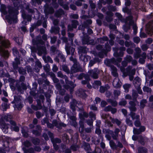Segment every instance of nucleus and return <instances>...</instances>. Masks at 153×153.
Returning <instances> with one entry per match:
<instances>
[{"label":"nucleus","mask_w":153,"mask_h":153,"mask_svg":"<svg viewBox=\"0 0 153 153\" xmlns=\"http://www.w3.org/2000/svg\"><path fill=\"white\" fill-rule=\"evenodd\" d=\"M44 59L45 61H47V59L48 61L50 62L51 63H52L53 62V61L52 60L51 58H50L49 56H48L47 57H46L45 59L44 58Z\"/></svg>","instance_id":"obj_34"},{"label":"nucleus","mask_w":153,"mask_h":153,"mask_svg":"<svg viewBox=\"0 0 153 153\" xmlns=\"http://www.w3.org/2000/svg\"><path fill=\"white\" fill-rule=\"evenodd\" d=\"M34 152L35 150L33 148H30L28 150V152L30 153H33Z\"/></svg>","instance_id":"obj_53"},{"label":"nucleus","mask_w":153,"mask_h":153,"mask_svg":"<svg viewBox=\"0 0 153 153\" xmlns=\"http://www.w3.org/2000/svg\"><path fill=\"white\" fill-rule=\"evenodd\" d=\"M57 76L58 77L61 78H63L64 76L61 71H59L57 73Z\"/></svg>","instance_id":"obj_49"},{"label":"nucleus","mask_w":153,"mask_h":153,"mask_svg":"<svg viewBox=\"0 0 153 153\" xmlns=\"http://www.w3.org/2000/svg\"><path fill=\"white\" fill-rule=\"evenodd\" d=\"M38 106H36L33 105H31V108L35 110H37L38 109H41L42 107L40 104H39L38 105Z\"/></svg>","instance_id":"obj_18"},{"label":"nucleus","mask_w":153,"mask_h":153,"mask_svg":"<svg viewBox=\"0 0 153 153\" xmlns=\"http://www.w3.org/2000/svg\"><path fill=\"white\" fill-rule=\"evenodd\" d=\"M107 101L109 102H110L112 106H115L117 105V102L115 101L112 100L110 99L107 100Z\"/></svg>","instance_id":"obj_14"},{"label":"nucleus","mask_w":153,"mask_h":153,"mask_svg":"<svg viewBox=\"0 0 153 153\" xmlns=\"http://www.w3.org/2000/svg\"><path fill=\"white\" fill-rule=\"evenodd\" d=\"M13 54L15 56H17L18 53V52L16 48H13L12 49Z\"/></svg>","instance_id":"obj_35"},{"label":"nucleus","mask_w":153,"mask_h":153,"mask_svg":"<svg viewBox=\"0 0 153 153\" xmlns=\"http://www.w3.org/2000/svg\"><path fill=\"white\" fill-rule=\"evenodd\" d=\"M119 81V80L118 77H116L114 80L113 82V86L116 88L120 87L121 86V85Z\"/></svg>","instance_id":"obj_6"},{"label":"nucleus","mask_w":153,"mask_h":153,"mask_svg":"<svg viewBox=\"0 0 153 153\" xmlns=\"http://www.w3.org/2000/svg\"><path fill=\"white\" fill-rule=\"evenodd\" d=\"M90 108H91V109L92 110L96 111L97 110V108L95 106L93 105H92L91 107Z\"/></svg>","instance_id":"obj_61"},{"label":"nucleus","mask_w":153,"mask_h":153,"mask_svg":"<svg viewBox=\"0 0 153 153\" xmlns=\"http://www.w3.org/2000/svg\"><path fill=\"white\" fill-rule=\"evenodd\" d=\"M36 128L38 130H34L33 131V133L36 135H38L40 134L41 132V128L40 126L37 125L36 126Z\"/></svg>","instance_id":"obj_9"},{"label":"nucleus","mask_w":153,"mask_h":153,"mask_svg":"<svg viewBox=\"0 0 153 153\" xmlns=\"http://www.w3.org/2000/svg\"><path fill=\"white\" fill-rule=\"evenodd\" d=\"M24 145L26 147H28L31 145L30 143L28 141H26L24 143Z\"/></svg>","instance_id":"obj_39"},{"label":"nucleus","mask_w":153,"mask_h":153,"mask_svg":"<svg viewBox=\"0 0 153 153\" xmlns=\"http://www.w3.org/2000/svg\"><path fill=\"white\" fill-rule=\"evenodd\" d=\"M148 68L150 70H151L153 69V65L151 64H149L147 65Z\"/></svg>","instance_id":"obj_62"},{"label":"nucleus","mask_w":153,"mask_h":153,"mask_svg":"<svg viewBox=\"0 0 153 153\" xmlns=\"http://www.w3.org/2000/svg\"><path fill=\"white\" fill-rule=\"evenodd\" d=\"M109 88V87L108 85L107 86V88L104 87L102 86H101L100 88V91L101 93H104L105 91L108 88Z\"/></svg>","instance_id":"obj_26"},{"label":"nucleus","mask_w":153,"mask_h":153,"mask_svg":"<svg viewBox=\"0 0 153 153\" xmlns=\"http://www.w3.org/2000/svg\"><path fill=\"white\" fill-rule=\"evenodd\" d=\"M141 132H143L145 130V128L144 126H141L139 128Z\"/></svg>","instance_id":"obj_60"},{"label":"nucleus","mask_w":153,"mask_h":153,"mask_svg":"<svg viewBox=\"0 0 153 153\" xmlns=\"http://www.w3.org/2000/svg\"><path fill=\"white\" fill-rule=\"evenodd\" d=\"M65 80V82H66V84H70L71 85H72V86L74 88V87L75 86V85L72 82H70L69 83L68 82V78L66 76H64V77H63Z\"/></svg>","instance_id":"obj_20"},{"label":"nucleus","mask_w":153,"mask_h":153,"mask_svg":"<svg viewBox=\"0 0 153 153\" xmlns=\"http://www.w3.org/2000/svg\"><path fill=\"white\" fill-rule=\"evenodd\" d=\"M52 70L53 72H56L58 70V68L56 65H54L53 67Z\"/></svg>","instance_id":"obj_47"},{"label":"nucleus","mask_w":153,"mask_h":153,"mask_svg":"<svg viewBox=\"0 0 153 153\" xmlns=\"http://www.w3.org/2000/svg\"><path fill=\"white\" fill-rule=\"evenodd\" d=\"M129 103L130 105V106L129 107L130 111H135L136 110V108L135 107L136 104L133 101H130L129 102Z\"/></svg>","instance_id":"obj_7"},{"label":"nucleus","mask_w":153,"mask_h":153,"mask_svg":"<svg viewBox=\"0 0 153 153\" xmlns=\"http://www.w3.org/2000/svg\"><path fill=\"white\" fill-rule=\"evenodd\" d=\"M140 123L139 120H137L134 123V125L136 127H139L140 125Z\"/></svg>","instance_id":"obj_38"},{"label":"nucleus","mask_w":153,"mask_h":153,"mask_svg":"<svg viewBox=\"0 0 153 153\" xmlns=\"http://www.w3.org/2000/svg\"><path fill=\"white\" fill-rule=\"evenodd\" d=\"M117 146H118L120 148H122L123 147V146L122 143L119 141H118L117 142Z\"/></svg>","instance_id":"obj_58"},{"label":"nucleus","mask_w":153,"mask_h":153,"mask_svg":"<svg viewBox=\"0 0 153 153\" xmlns=\"http://www.w3.org/2000/svg\"><path fill=\"white\" fill-rule=\"evenodd\" d=\"M43 136L46 140H48V137L47 134L44 133L43 134Z\"/></svg>","instance_id":"obj_63"},{"label":"nucleus","mask_w":153,"mask_h":153,"mask_svg":"<svg viewBox=\"0 0 153 153\" xmlns=\"http://www.w3.org/2000/svg\"><path fill=\"white\" fill-rule=\"evenodd\" d=\"M140 37L141 38H145L146 37V35L144 33H142L140 34Z\"/></svg>","instance_id":"obj_64"},{"label":"nucleus","mask_w":153,"mask_h":153,"mask_svg":"<svg viewBox=\"0 0 153 153\" xmlns=\"http://www.w3.org/2000/svg\"><path fill=\"white\" fill-rule=\"evenodd\" d=\"M114 94L115 95L118 96L120 94V91H114Z\"/></svg>","instance_id":"obj_59"},{"label":"nucleus","mask_w":153,"mask_h":153,"mask_svg":"<svg viewBox=\"0 0 153 153\" xmlns=\"http://www.w3.org/2000/svg\"><path fill=\"white\" fill-rule=\"evenodd\" d=\"M109 144L110 147L113 149H116L117 148V146L113 140H111L110 141Z\"/></svg>","instance_id":"obj_12"},{"label":"nucleus","mask_w":153,"mask_h":153,"mask_svg":"<svg viewBox=\"0 0 153 153\" xmlns=\"http://www.w3.org/2000/svg\"><path fill=\"white\" fill-rule=\"evenodd\" d=\"M130 87V85L129 84H126L123 85V87L126 92L128 91V89Z\"/></svg>","instance_id":"obj_21"},{"label":"nucleus","mask_w":153,"mask_h":153,"mask_svg":"<svg viewBox=\"0 0 153 153\" xmlns=\"http://www.w3.org/2000/svg\"><path fill=\"white\" fill-rule=\"evenodd\" d=\"M6 9V7L5 6L4 4H2L1 5L0 8V10L2 13H5V11Z\"/></svg>","instance_id":"obj_22"},{"label":"nucleus","mask_w":153,"mask_h":153,"mask_svg":"<svg viewBox=\"0 0 153 153\" xmlns=\"http://www.w3.org/2000/svg\"><path fill=\"white\" fill-rule=\"evenodd\" d=\"M127 103V102L125 100H122L119 103V105H121L125 106Z\"/></svg>","instance_id":"obj_32"},{"label":"nucleus","mask_w":153,"mask_h":153,"mask_svg":"<svg viewBox=\"0 0 153 153\" xmlns=\"http://www.w3.org/2000/svg\"><path fill=\"white\" fill-rule=\"evenodd\" d=\"M18 71L20 74H24L26 73V71L22 68H19Z\"/></svg>","instance_id":"obj_28"},{"label":"nucleus","mask_w":153,"mask_h":153,"mask_svg":"<svg viewBox=\"0 0 153 153\" xmlns=\"http://www.w3.org/2000/svg\"><path fill=\"white\" fill-rule=\"evenodd\" d=\"M101 104L102 107H104L107 104V103L105 101H102L101 102Z\"/></svg>","instance_id":"obj_45"},{"label":"nucleus","mask_w":153,"mask_h":153,"mask_svg":"<svg viewBox=\"0 0 153 153\" xmlns=\"http://www.w3.org/2000/svg\"><path fill=\"white\" fill-rule=\"evenodd\" d=\"M152 42V39L151 38H149L146 40V42L148 44H151Z\"/></svg>","instance_id":"obj_52"},{"label":"nucleus","mask_w":153,"mask_h":153,"mask_svg":"<svg viewBox=\"0 0 153 153\" xmlns=\"http://www.w3.org/2000/svg\"><path fill=\"white\" fill-rule=\"evenodd\" d=\"M36 115L37 117L38 118H39L41 117V114L39 112H37L36 113Z\"/></svg>","instance_id":"obj_55"},{"label":"nucleus","mask_w":153,"mask_h":153,"mask_svg":"<svg viewBox=\"0 0 153 153\" xmlns=\"http://www.w3.org/2000/svg\"><path fill=\"white\" fill-rule=\"evenodd\" d=\"M143 90L144 91H146L148 92H150L151 91V89L148 87H145L143 88Z\"/></svg>","instance_id":"obj_40"},{"label":"nucleus","mask_w":153,"mask_h":153,"mask_svg":"<svg viewBox=\"0 0 153 153\" xmlns=\"http://www.w3.org/2000/svg\"><path fill=\"white\" fill-rule=\"evenodd\" d=\"M85 78L86 80H83L82 82V83L83 84H85L87 83L90 80L88 76H85Z\"/></svg>","instance_id":"obj_27"},{"label":"nucleus","mask_w":153,"mask_h":153,"mask_svg":"<svg viewBox=\"0 0 153 153\" xmlns=\"http://www.w3.org/2000/svg\"><path fill=\"white\" fill-rule=\"evenodd\" d=\"M146 102L147 101L146 100H142L140 103V107L142 108H143Z\"/></svg>","instance_id":"obj_25"},{"label":"nucleus","mask_w":153,"mask_h":153,"mask_svg":"<svg viewBox=\"0 0 153 153\" xmlns=\"http://www.w3.org/2000/svg\"><path fill=\"white\" fill-rule=\"evenodd\" d=\"M120 131L119 129L116 128L115 129L114 131V134L113 131H110V133L111 134V136L113 139L117 140L118 137V134Z\"/></svg>","instance_id":"obj_4"},{"label":"nucleus","mask_w":153,"mask_h":153,"mask_svg":"<svg viewBox=\"0 0 153 153\" xmlns=\"http://www.w3.org/2000/svg\"><path fill=\"white\" fill-rule=\"evenodd\" d=\"M43 67L44 70L47 72L49 71L50 69V66L48 64L46 65Z\"/></svg>","instance_id":"obj_29"},{"label":"nucleus","mask_w":153,"mask_h":153,"mask_svg":"<svg viewBox=\"0 0 153 153\" xmlns=\"http://www.w3.org/2000/svg\"><path fill=\"white\" fill-rule=\"evenodd\" d=\"M122 111L125 116H126L127 115V110L126 109H122Z\"/></svg>","instance_id":"obj_54"},{"label":"nucleus","mask_w":153,"mask_h":153,"mask_svg":"<svg viewBox=\"0 0 153 153\" xmlns=\"http://www.w3.org/2000/svg\"><path fill=\"white\" fill-rule=\"evenodd\" d=\"M10 123L11 125L10 128L12 130L15 131H19V128L18 126H16L15 122L11 120L10 121Z\"/></svg>","instance_id":"obj_5"},{"label":"nucleus","mask_w":153,"mask_h":153,"mask_svg":"<svg viewBox=\"0 0 153 153\" xmlns=\"http://www.w3.org/2000/svg\"><path fill=\"white\" fill-rule=\"evenodd\" d=\"M90 72L91 75L93 78L96 79L98 78V74L97 73H95L94 71L93 70L91 71Z\"/></svg>","instance_id":"obj_13"},{"label":"nucleus","mask_w":153,"mask_h":153,"mask_svg":"<svg viewBox=\"0 0 153 153\" xmlns=\"http://www.w3.org/2000/svg\"><path fill=\"white\" fill-rule=\"evenodd\" d=\"M56 40V38L55 37H53L51 38V42L52 44L55 43Z\"/></svg>","instance_id":"obj_44"},{"label":"nucleus","mask_w":153,"mask_h":153,"mask_svg":"<svg viewBox=\"0 0 153 153\" xmlns=\"http://www.w3.org/2000/svg\"><path fill=\"white\" fill-rule=\"evenodd\" d=\"M111 107L110 105H108L104 108V111H111Z\"/></svg>","instance_id":"obj_36"},{"label":"nucleus","mask_w":153,"mask_h":153,"mask_svg":"<svg viewBox=\"0 0 153 153\" xmlns=\"http://www.w3.org/2000/svg\"><path fill=\"white\" fill-rule=\"evenodd\" d=\"M0 54L4 57H8L9 55V53L8 51L2 50L1 49H0Z\"/></svg>","instance_id":"obj_10"},{"label":"nucleus","mask_w":153,"mask_h":153,"mask_svg":"<svg viewBox=\"0 0 153 153\" xmlns=\"http://www.w3.org/2000/svg\"><path fill=\"white\" fill-rule=\"evenodd\" d=\"M141 48L144 51L146 50L147 49L148 47L146 45H143L142 46Z\"/></svg>","instance_id":"obj_51"},{"label":"nucleus","mask_w":153,"mask_h":153,"mask_svg":"<svg viewBox=\"0 0 153 153\" xmlns=\"http://www.w3.org/2000/svg\"><path fill=\"white\" fill-rule=\"evenodd\" d=\"M8 107L9 106L7 103H4L2 104V107L3 111H6Z\"/></svg>","instance_id":"obj_33"},{"label":"nucleus","mask_w":153,"mask_h":153,"mask_svg":"<svg viewBox=\"0 0 153 153\" xmlns=\"http://www.w3.org/2000/svg\"><path fill=\"white\" fill-rule=\"evenodd\" d=\"M87 123L89 125H92L93 124V121L92 120H89L87 121Z\"/></svg>","instance_id":"obj_57"},{"label":"nucleus","mask_w":153,"mask_h":153,"mask_svg":"<svg viewBox=\"0 0 153 153\" xmlns=\"http://www.w3.org/2000/svg\"><path fill=\"white\" fill-rule=\"evenodd\" d=\"M14 101L15 103V104L14 105V107L15 109L16 108L18 110H20L22 107V105L21 104V102L20 100H19L18 101V103H19V104H17L16 103V99L14 100Z\"/></svg>","instance_id":"obj_8"},{"label":"nucleus","mask_w":153,"mask_h":153,"mask_svg":"<svg viewBox=\"0 0 153 153\" xmlns=\"http://www.w3.org/2000/svg\"><path fill=\"white\" fill-rule=\"evenodd\" d=\"M85 149L86 150H89L90 149V146L88 143H86L85 146Z\"/></svg>","instance_id":"obj_43"},{"label":"nucleus","mask_w":153,"mask_h":153,"mask_svg":"<svg viewBox=\"0 0 153 153\" xmlns=\"http://www.w3.org/2000/svg\"><path fill=\"white\" fill-rule=\"evenodd\" d=\"M3 38L1 36H0V41H1L0 43L1 45L6 48H8L10 47V43L9 41L7 40H3Z\"/></svg>","instance_id":"obj_2"},{"label":"nucleus","mask_w":153,"mask_h":153,"mask_svg":"<svg viewBox=\"0 0 153 153\" xmlns=\"http://www.w3.org/2000/svg\"><path fill=\"white\" fill-rule=\"evenodd\" d=\"M89 114L90 117L91 118H94V120L96 119L95 115L92 112H90L89 113Z\"/></svg>","instance_id":"obj_46"},{"label":"nucleus","mask_w":153,"mask_h":153,"mask_svg":"<svg viewBox=\"0 0 153 153\" xmlns=\"http://www.w3.org/2000/svg\"><path fill=\"white\" fill-rule=\"evenodd\" d=\"M51 140L53 144H56V143H60L61 142V140L57 138L55 139L52 138Z\"/></svg>","instance_id":"obj_15"},{"label":"nucleus","mask_w":153,"mask_h":153,"mask_svg":"<svg viewBox=\"0 0 153 153\" xmlns=\"http://www.w3.org/2000/svg\"><path fill=\"white\" fill-rule=\"evenodd\" d=\"M110 111H111V112L112 113L114 114L116 112L117 109L115 108H111Z\"/></svg>","instance_id":"obj_56"},{"label":"nucleus","mask_w":153,"mask_h":153,"mask_svg":"<svg viewBox=\"0 0 153 153\" xmlns=\"http://www.w3.org/2000/svg\"><path fill=\"white\" fill-rule=\"evenodd\" d=\"M26 128H27L26 127H24L22 129V133L24 137H28V134L25 131Z\"/></svg>","instance_id":"obj_17"},{"label":"nucleus","mask_w":153,"mask_h":153,"mask_svg":"<svg viewBox=\"0 0 153 153\" xmlns=\"http://www.w3.org/2000/svg\"><path fill=\"white\" fill-rule=\"evenodd\" d=\"M140 39L139 37H135L134 38V42L136 43H138L140 41Z\"/></svg>","instance_id":"obj_41"},{"label":"nucleus","mask_w":153,"mask_h":153,"mask_svg":"<svg viewBox=\"0 0 153 153\" xmlns=\"http://www.w3.org/2000/svg\"><path fill=\"white\" fill-rule=\"evenodd\" d=\"M79 123L80 125L79 128V131L80 132H82L84 131L83 123L82 122H80Z\"/></svg>","instance_id":"obj_23"},{"label":"nucleus","mask_w":153,"mask_h":153,"mask_svg":"<svg viewBox=\"0 0 153 153\" xmlns=\"http://www.w3.org/2000/svg\"><path fill=\"white\" fill-rule=\"evenodd\" d=\"M111 122L113 123H115L118 126H119L121 123V122L117 119H112Z\"/></svg>","instance_id":"obj_16"},{"label":"nucleus","mask_w":153,"mask_h":153,"mask_svg":"<svg viewBox=\"0 0 153 153\" xmlns=\"http://www.w3.org/2000/svg\"><path fill=\"white\" fill-rule=\"evenodd\" d=\"M133 18L132 16H129L127 20H130V21L129 22L130 25H133V28L134 30V32L135 34H136L137 33V27L136 24H134V21L132 20Z\"/></svg>","instance_id":"obj_3"},{"label":"nucleus","mask_w":153,"mask_h":153,"mask_svg":"<svg viewBox=\"0 0 153 153\" xmlns=\"http://www.w3.org/2000/svg\"><path fill=\"white\" fill-rule=\"evenodd\" d=\"M133 132L134 134H140L141 132V131L140 130V129H137L135 128H133Z\"/></svg>","instance_id":"obj_24"},{"label":"nucleus","mask_w":153,"mask_h":153,"mask_svg":"<svg viewBox=\"0 0 153 153\" xmlns=\"http://www.w3.org/2000/svg\"><path fill=\"white\" fill-rule=\"evenodd\" d=\"M138 151L139 153H147L146 149L143 147L139 148Z\"/></svg>","instance_id":"obj_19"},{"label":"nucleus","mask_w":153,"mask_h":153,"mask_svg":"<svg viewBox=\"0 0 153 153\" xmlns=\"http://www.w3.org/2000/svg\"><path fill=\"white\" fill-rule=\"evenodd\" d=\"M0 128L4 133H7L8 131L9 125L6 124L1 120H0Z\"/></svg>","instance_id":"obj_1"},{"label":"nucleus","mask_w":153,"mask_h":153,"mask_svg":"<svg viewBox=\"0 0 153 153\" xmlns=\"http://www.w3.org/2000/svg\"><path fill=\"white\" fill-rule=\"evenodd\" d=\"M94 84L97 86H100L101 85V83L100 81H95L94 82Z\"/></svg>","instance_id":"obj_50"},{"label":"nucleus","mask_w":153,"mask_h":153,"mask_svg":"<svg viewBox=\"0 0 153 153\" xmlns=\"http://www.w3.org/2000/svg\"><path fill=\"white\" fill-rule=\"evenodd\" d=\"M73 27L76 28L77 27V26L78 25V22L77 21L75 20L73 21Z\"/></svg>","instance_id":"obj_37"},{"label":"nucleus","mask_w":153,"mask_h":153,"mask_svg":"<svg viewBox=\"0 0 153 153\" xmlns=\"http://www.w3.org/2000/svg\"><path fill=\"white\" fill-rule=\"evenodd\" d=\"M126 123L129 126H132V124L131 121L129 118H127L126 120Z\"/></svg>","instance_id":"obj_31"},{"label":"nucleus","mask_w":153,"mask_h":153,"mask_svg":"<svg viewBox=\"0 0 153 153\" xmlns=\"http://www.w3.org/2000/svg\"><path fill=\"white\" fill-rule=\"evenodd\" d=\"M132 57L130 56H127L126 58V61L130 62L132 60Z\"/></svg>","instance_id":"obj_42"},{"label":"nucleus","mask_w":153,"mask_h":153,"mask_svg":"<svg viewBox=\"0 0 153 153\" xmlns=\"http://www.w3.org/2000/svg\"><path fill=\"white\" fill-rule=\"evenodd\" d=\"M32 142L34 145H36L39 144V143L40 141L39 140V139L36 138L34 139L33 140Z\"/></svg>","instance_id":"obj_30"},{"label":"nucleus","mask_w":153,"mask_h":153,"mask_svg":"<svg viewBox=\"0 0 153 153\" xmlns=\"http://www.w3.org/2000/svg\"><path fill=\"white\" fill-rule=\"evenodd\" d=\"M95 133L98 135L100 134L101 133V130L99 128H97L95 131Z\"/></svg>","instance_id":"obj_48"},{"label":"nucleus","mask_w":153,"mask_h":153,"mask_svg":"<svg viewBox=\"0 0 153 153\" xmlns=\"http://www.w3.org/2000/svg\"><path fill=\"white\" fill-rule=\"evenodd\" d=\"M130 115L132 118V120H138L139 119V116L138 115H135V114L134 113L131 112Z\"/></svg>","instance_id":"obj_11"}]
</instances>
